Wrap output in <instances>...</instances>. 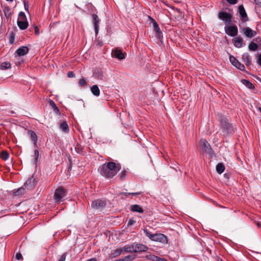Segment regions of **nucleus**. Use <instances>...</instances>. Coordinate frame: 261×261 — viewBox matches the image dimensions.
<instances>
[{
    "label": "nucleus",
    "instance_id": "1",
    "mask_svg": "<svg viewBox=\"0 0 261 261\" xmlns=\"http://www.w3.org/2000/svg\"><path fill=\"white\" fill-rule=\"evenodd\" d=\"M120 166L115 163L110 162L106 163L98 168L100 174L106 178H113L120 170Z\"/></svg>",
    "mask_w": 261,
    "mask_h": 261
},
{
    "label": "nucleus",
    "instance_id": "2",
    "mask_svg": "<svg viewBox=\"0 0 261 261\" xmlns=\"http://www.w3.org/2000/svg\"><path fill=\"white\" fill-rule=\"evenodd\" d=\"M143 231L145 235L151 241L159 242L164 244L167 243L168 242L167 237L162 233L152 234L146 228L144 229Z\"/></svg>",
    "mask_w": 261,
    "mask_h": 261
},
{
    "label": "nucleus",
    "instance_id": "3",
    "mask_svg": "<svg viewBox=\"0 0 261 261\" xmlns=\"http://www.w3.org/2000/svg\"><path fill=\"white\" fill-rule=\"evenodd\" d=\"M17 25L20 30H25L28 27L26 16L23 12H20L19 13Z\"/></svg>",
    "mask_w": 261,
    "mask_h": 261
},
{
    "label": "nucleus",
    "instance_id": "4",
    "mask_svg": "<svg viewBox=\"0 0 261 261\" xmlns=\"http://www.w3.org/2000/svg\"><path fill=\"white\" fill-rule=\"evenodd\" d=\"M66 195V191L62 187H59L57 189L55 192V198L57 202H60L63 200L64 197Z\"/></svg>",
    "mask_w": 261,
    "mask_h": 261
},
{
    "label": "nucleus",
    "instance_id": "5",
    "mask_svg": "<svg viewBox=\"0 0 261 261\" xmlns=\"http://www.w3.org/2000/svg\"><path fill=\"white\" fill-rule=\"evenodd\" d=\"M218 18L226 24H229L231 21L232 15L227 12H220L218 14Z\"/></svg>",
    "mask_w": 261,
    "mask_h": 261
},
{
    "label": "nucleus",
    "instance_id": "6",
    "mask_svg": "<svg viewBox=\"0 0 261 261\" xmlns=\"http://www.w3.org/2000/svg\"><path fill=\"white\" fill-rule=\"evenodd\" d=\"M37 185V181L32 175L24 183L23 187L27 190H31L34 189Z\"/></svg>",
    "mask_w": 261,
    "mask_h": 261
},
{
    "label": "nucleus",
    "instance_id": "7",
    "mask_svg": "<svg viewBox=\"0 0 261 261\" xmlns=\"http://www.w3.org/2000/svg\"><path fill=\"white\" fill-rule=\"evenodd\" d=\"M225 33L231 37L236 36L238 34V28L236 25L226 26L225 27Z\"/></svg>",
    "mask_w": 261,
    "mask_h": 261
},
{
    "label": "nucleus",
    "instance_id": "8",
    "mask_svg": "<svg viewBox=\"0 0 261 261\" xmlns=\"http://www.w3.org/2000/svg\"><path fill=\"white\" fill-rule=\"evenodd\" d=\"M106 205V202L102 199H96L92 202L91 206L93 208L100 210L103 208Z\"/></svg>",
    "mask_w": 261,
    "mask_h": 261
},
{
    "label": "nucleus",
    "instance_id": "9",
    "mask_svg": "<svg viewBox=\"0 0 261 261\" xmlns=\"http://www.w3.org/2000/svg\"><path fill=\"white\" fill-rule=\"evenodd\" d=\"M199 146L203 152H208L211 149V146L205 139H201L199 143Z\"/></svg>",
    "mask_w": 261,
    "mask_h": 261
},
{
    "label": "nucleus",
    "instance_id": "10",
    "mask_svg": "<svg viewBox=\"0 0 261 261\" xmlns=\"http://www.w3.org/2000/svg\"><path fill=\"white\" fill-rule=\"evenodd\" d=\"M229 60L231 64L238 69L244 71L245 70V66L241 64L235 57L232 56L229 57Z\"/></svg>",
    "mask_w": 261,
    "mask_h": 261
},
{
    "label": "nucleus",
    "instance_id": "11",
    "mask_svg": "<svg viewBox=\"0 0 261 261\" xmlns=\"http://www.w3.org/2000/svg\"><path fill=\"white\" fill-rule=\"evenodd\" d=\"M238 11L242 21L244 22L248 21V18L243 5H240L239 6Z\"/></svg>",
    "mask_w": 261,
    "mask_h": 261
},
{
    "label": "nucleus",
    "instance_id": "12",
    "mask_svg": "<svg viewBox=\"0 0 261 261\" xmlns=\"http://www.w3.org/2000/svg\"><path fill=\"white\" fill-rule=\"evenodd\" d=\"M244 35L249 38H251L256 35V31L252 30L250 28H245L243 30Z\"/></svg>",
    "mask_w": 261,
    "mask_h": 261
},
{
    "label": "nucleus",
    "instance_id": "13",
    "mask_svg": "<svg viewBox=\"0 0 261 261\" xmlns=\"http://www.w3.org/2000/svg\"><path fill=\"white\" fill-rule=\"evenodd\" d=\"M133 246L135 252L146 251L148 249L147 246L141 244H134Z\"/></svg>",
    "mask_w": 261,
    "mask_h": 261
},
{
    "label": "nucleus",
    "instance_id": "14",
    "mask_svg": "<svg viewBox=\"0 0 261 261\" xmlns=\"http://www.w3.org/2000/svg\"><path fill=\"white\" fill-rule=\"evenodd\" d=\"M93 18V25L94 27L95 32L96 34H97L99 31V23L100 19L96 14L92 15Z\"/></svg>",
    "mask_w": 261,
    "mask_h": 261
},
{
    "label": "nucleus",
    "instance_id": "15",
    "mask_svg": "<svg viewBox=\"0 0 261 261\" xmlns=\"http://www.w3.org/2000/svg\"><path fill=\"white\" fill-rule=\"evenodd\" d=\"M29 50V49L27 46H21L16 50V53L19 56H22L26 55Z\"/></svg>",
    "mask_w": 261,
    "mask_h": 261
},
{
    "label": "nucleus",
    "instance_id": "16",
    "mask_svg": "<svg viewBox=\"0 0 261 261\" xmlns=\"http://www.w3.org/2000/svg\"><path fill=\"white\" fill-rule=\"evenodd\" d=\"M28 134L31 137L32 140L33 142L34 145L37 147L38 137L34 131L29 130L28 132Z\"/></svg>",
    "mask_w": 261,
    "mask_h": 261
},
{
    "label": "nucleus",
    "instance_id": "17",
    "mask_svg": "<svg viewBox=\"0 0 261 261\" xmlns=\"http://www.w3.org/2000/svg\"><path fill=\"white\" fill-rule=\"evenodd\" d=\"M234 45L238 48L241 47L243 45V39L241 37H237L234 38Z\"/></svg>",
    "mask_w": 261,
    "mask_h": 261
},
{
    "label": "nucleus",
    "instance_id": "18",
    "mask_svg": "<svg viewBox=\"0 0 261 261\" xmlns=\"http://www.w3.org/2000/svg\"><path fill=\"white\" fill-rule=\"evenodd\" d=\"M130 210L132 212L139 213H143L144 212V210L142 207L138 204H134L131 205Z\"/></svg>",
    "mask_w": 261,
    "mask_h": 261
},
{
    "label": "nucleus",
    "instance_id": "19",
    "mask_svg": "<svg viewBox=\"0 0 261 261\" xmlns=\"http://www.w3.org/2000/svg\"><path fill=\"white\" fill-rule=\"evenodd\" d=\"M153 27L154 31L156 33V36L159 38L160 35L162 34V32L159 25L154 19H153Z\"/></svg>",
    "mask_w": 261,
    "mask_h": 261
},
{
    "label": "nucleus",
    "instance_id": "20",
    "mask_svg": "<svg viewBox=\"0 0 261 261\" xmlns=\"http://www.w3.org/2000/svg\"><path fill=\"white\" fill-rule=\"evenodd\" d=\"M113 56L115 58H117L119 60H122L125 57L124 54L122 53V51L118 49H116L114 50L113 53Z\"/></svg>",
    "mask_w": 261,
    "mask_h": 261
},
{
    "label": "nucleus",
    "instance_id": "21",
    "mask_svg": "<svg viewBox=\"0 0 261 261\" xmlns=\"http://www.w3.org/2000/svg\"><path fill=\"white\" fill-rule=\"evenodd\" d=\"M242 59L246 66H248L251 64L250 56L248 53H245L242 55Z\"/></svg>",
    "mask_w": 261,
    "mask_h": 261
},
{
    "label": "nucleus",
    "instance_id": "22",
    "mask_svg": "<svg viewBox=\"0 0 261 261\" xmlns=\"http://www.w3.org/2000/svg\"><path fill=\"white\" fill-rule=\"evenodd\" d=\"M91 91L92 93L96 96H98L100 95V90L98 87L97 85H93L91 87Z\"/></svg>",
    "mask_w": 261,
    "mask_h": 261
},
{
    "label": "nucleus",
    "instance_id": "23",
    "mask_svg": "<svg viewBox=\"0 0 261 261\" xmlns=\"http://www.w3.org/2000/svg\"><path fill=\"white\" fill-rule=\"evenodd\" d=\"M241 82L244 85L250 89H253L254 88L253 84L250 83L248 80L243 79L241 80Z\"/></svg>",
    "mask_w": 261,
    "mask_h": 261
},
{
    "label": "nucleus",
    "instance_id": "24",
    "mask_svg": "<svg viewBox=\"0 0 261 261\" xmlns=\"http://www.w3.org/2000/svg\"><path fill=\"white\" fill-rule=\"evenodd\" d=\"M123 254L124 252H133L134 250L133 249V245L125 246L124 247L121 248Z\"/></svg>",
    "mask_w": 261,
    "mask_h": 261
},
{
    "label": "nucleus",
    "instance_id": "25",
    "mask_svg": "<svg viewBox=\"0 0 261 261\" xmlns=\"http://www.w3.org/2000/svg\"><path fill=\"white\" fill-rule=\"evenodd\" d=\"M60 127L64 132H68L69 131L68 125L65 121H63L60 123Z\"/></svg>",
    "mask_w": 261,
    "mask_h": 261
},
{
    "label": "nucleus",
    "instance_id": "26",
    "mask_svg": "<svg viewBox=\"0 0 261 261\" xmlns=\"http://www.w3.org/2000/svg\"><path fill=\"white\" fill-rule=\"evenodd\" d=\"M224 170H225V166H224V165L222 163H219L216 166V170H217V172L219 174L222 173L224 171Z\"/></svg>",
    "mask_w": 261,
    "mask_h": 261
},
{
    "label": "nucleus",
    "instance_id": "27",
    "mask_svg": "<svg viewBox=\"0 0 261 261\" xmlns=\"http://www.w3.org/2000/svg\"><path fill=\"white\" fill-rule=\"evenodd\" d=\"M121 248H119L118 249H116L115 250H114L111 254V256L112 257H116L120 255L123 254Z\"/></svg>",
    "mask_w": 261,
    "mask_h": 261
},
{
    "label": "nucleus",
    "instance_id": "28",
    "mask_svg": "<svg viewBox=\"0 0 261 261\" xmlns=\"http://www.w3.org/2000/svg\"><path fill=\"white\" fill-rule=\"evenodd\" d=\"M3 12H4V15L5 16V17L7 19H9V17H10L11 14L10 8L8 6L5 7L3 8Z\"/></svg>",
    "mask_w": 261,
    "mask_h": 261
},
{
    "label": "nucleus",
    "instance_id": "29",
    "mask_svg": "<svg viewBox=\"0 0 261 261\" xmlns=\"http://www.w3.org/2000/svg\"><path fill=\"white\" fill-rule=\"evenodd\" d=\"M50 105L52 107L54 112L58 115H60L61 114V113L60 112V110L59 108L57 107L56 105L53 101H50Z\"/></svg>",
    "mask_w": 261,
    "mask_h": 261
},
{
    "label": "nucleus",
    "instance_id": "30",
    "mask_svg": "<svg viewBox=\"0 0 261 261\" xmlns=\"http://www.w3.org/2000/svg\"><path fill=\"white\" fill-rule=\"evenodd\" d=\"M149 259L152 261H167V259L165 258H161L154 255H151Z\"/></svg>",
    "mask_w": 261,
    "mask_h": 261
},
{
    "label": "nucleus",
    "instance_id": "31",
    "mask_svg": "<svg viewBox=\"0 0 261 261\" xmlns=\"http://www.w3.org/2000/svg\"><path fill=\"white\" fill-rule=\"evenodd\" d=\"M9 157V154L6 151H3L0 154V158L4 160H8Z\"/></svg>",
    "mask_w": 261,
    "mask_h": 261
},
{
    "label": "nucleus",
    "instance_id": "32",
    "mask_svg": "<svg viewBox=\"0 0 261 261\" xmlns=\"http://www.w3.org/2000/svg\"><path fill=\"white\" fill-rule=\"evenodd\" d=\"M248 48L251 51H255L257 49L258 45L254 42H251L248 46Z\"/></svg>",
    "mask_w": 261,
    "mask_h": 261
},
{
    "label": "nucleus",
    "instance_id": "33",
    "mask_svg": "<svg viewBox=\"0 0 261 261\" xmlns=\"http://www.w3.org/2000/svg\"><path fill=\"white\" fill-rule=\"evenodd\" d=\"M134 259V257H133L132 256L130 255H127L122 258L116 260L115 261H132Z\"/></svg>",
    "mask_w": 261,
    "mask_h": 261
},
{
    "label": "nucleus",
    "instance_id": "34",
    "mask_svg": "<svg viewBox=\"0 0 261 261\" xmlns=\"http://www.w3.org/2000/svg\"><path fill=\"white\" fill-rule=\"evenodd\" d=\"M142 194V192H135V193H121V195H124L126 197H127L128 195H134V196H139Z\"/></svg>",
    "mask_w": 261,
    "mask_h": 261
},
{
    "label": "nucleus",
    "instance_id": "35",
    "mask_svg": "<svg viewBox=\"0 0 261 261\" xmlns=\"http://www.w3.org/2000/svg\"><path fill=\"white\" fill-rule=\"evenodd\" d=\"M24 187H22L18 189L16 192L14 193V195L19 196L23 194L24 192Z\"/></svg>",
    "mask_w": 261,
    "mask_h": 261
},
{
    "label": "nucleus",
    "instance_id": "36",
    "mask_svg": "<svg viewBox=\"0 0 261 261\" xmlns=\"http://www.w3.org/2000/svg\"><path fill=\"white\" fill-rule=\"evenodd\" d=\"M79 85L81 87H84L87 86V83L85 77H83L79 81Z\"/></svg>",
    "mask_w": 261,
    "mask_h": 261
},
{
    "label": "nucleus",
    "instance_id": "37",
    "mask_svg": "<svg viewBox=\"0 0 261 261\" xmlns=\"http://www.w3.org/2000/svg\"><path fill=\"white\" fill-rule=\"evenodd\" d=\"M1 67L3 69H7L11 67V64L9 62H5L1 64Z\"/></svg>",
    "mask_w": 261,
    "mask_h": 261
},
{
    "label": "nucleus",
    "instance_id": "38",
    "mask_svg": "<svg viewBox=\"0 0 261 261\" xmlns=\"http://www.w3.org/2000/svg\"><path fill=\"white\" fill-rule=\"evenodd\" d=\"M95 76L96 78L101 79V80L102 79V77L103 76V73L101 71H100L98 73H95Z\"/></svg>",
    "mask_w": 261,
    "mask_h": 261
},
{
    "label": "nucleus",
    "instance_id": "39",
    "mask_svg": "<svg viewBox=\"0 0 261 261\" xmlns=\"http://www.w3.org/2000/svg\"><path fill=\"white\" fill-rule=\"evenodd\" d=\"M254 2L256 5V10L258 8H261V0H254Z\"/></svg>",
    "mask_w": 261,
    "mask_h": 261
},
{
    "label": "nucleus",
    "instance_id": "40",
    "mask_svg": "<svg viewBox=\"0 0 261 261\" xmlns=\"http://www.w3.org/2000/svg\"><path fill=\"white\" fill-rule=\"evenodd\" d=\"M126 171L125 170L122 171L119 174L120 179H123L126 176Z\"/></svg>",
    "mask_w": 261,
    "mask_h": 261
},
{
    "label": "nucleus",
    "instance_id": "41",
    "mask_svg": "<svg viewBox=\"0 0 261 261\" xmlns=\"http://www.w3.org/2000/svg\"><path fill=\"white\" fill-rule=\"evenodd\" d=\"M67 256V253H63L59 258L58 261H65Z\"/></svg>",
    "mask_w": 261,
    "mask_h": 261
},
{
    "label": "nucleus",
    "instance_id": "42",
    "mask_svg": "<svg viewBox=\"0 0 261 261\" xmlns=\"http://www.w3.org/2000/svg\"><path fill=\"white\" fill-rule=\"evenodd\" d=\"M24 7L25 11L29 12V6L25 0L23 1Z\"/></svg>",
    "mask_w": 261,
    "mask_h": 261
},
{
    "label": "nucleus",
    "instance_id": "43",
    "mask_svg": "<svg viewBox=\"0 0 261 261\" xmlns=\"http://www.w3.org/2000/svg\"><path fill=\"white\" fill-rule=\"evenodd\" d=\"M35 156V162H37L38 160V158L39 155V151L37 149H36L34 151Z\"/></svg>",
    "mask_w": 261,
    "mask_h": 261
},
{
    "label": "nucleus",
    "instance_id": "44",
    "mask_svg": "<svg viewBox=\"0 0 261 261\" xmlns=\"http://www.w3.org/2000/svg\"><path fill=\"white\" fill-rule=\"evenodd\" d=\"M15 257H16V259H17V260H20V259H22V256L20 252H18L16 253Z\"/></svg>",
    "mask_w": 261,
    "mask_h": 261
},
{
    "label": "nucleus",
    "instance_id": "45",
    "mask_svg": "<svg viewBox=\"0 0 261 261\" xmlns=\"http://www.w3.org/2000/svg\"><path fill=\"white\" fill-rule=\"evenodd\" d=\"M14 41V35L12 33L10 36L9 42L11 44H13Z\"/></svg>",
    "mask_w": 261,
    "mask_h": 261
},
{
    "label": "nucleus",
    "instance_id": "46",
    "mask_svg": "<svg viewBox=\"0 0 261 261\" xmlns=\"http://www.w3.org/2000/svg\"><path fill=\"white\" fill-rule=\"evenodd\" d=\"M67 76L68 77H74L75 74L73 71H69L67 73Z\"/></svg>",
    "mask_w": 261,
    "mask_h": 261
},
{
    "label": "nucleus",
    "instance_id": "47",
    "mask_svg": "<svg viewBox=\"0 0 261 261\" xmlns=\"http://www.w3.org/2000/svg\"><path fill=\"white\" fill-rule=\"evenodd\" d=\"M227 1L231 5H234L237 3V0H227Z\"/></svg>",
    "mask_w": 261,
    "mask_h": 261
},
{
    "label": "nucleus",
    "instance_id": "48",
    "mask_svg": "<svg viewBox=\"0 0 261 261\" xmlns=\"http://www.w3.org/2000/svg\"><path fill=\"white\" fill-rule=\"evenodd\" d=\"M34 29H35V34L36 35H38L39 33V29L38 28V27L37 26H35Z\"/></svg>",
    "mask_w": 261,
    "mask_h": 261
},
{
    "label": "nucleus",
    "instance_id": "49",
    "mask_svg": "<svg viewBox=\"0 0 261 261\" xmlns=\"http://www.w3.org/2000/svg\"><path fill=\"white\" fill-rule=\"evenodd\" d=\"M258 63L261 66V54L258 56Z\"/></svg>",
    "mask_w": 261,
    "mask_h": 261
},
{
    "label": "nucleus",
    "instance_id": "50",
    "mask_svg": "<svg viewBox=\"0 0 261 261\" xmlns=\"http://www.w3.org/2000/svg\"><path fill=\"white\" fill-rule=\"evenodd\" d=\"M134 223V221L133 219L129 220L128 222V226L132 225Z\"/></svg>",
    "mask_w": 261,
    "mask_h": 261
},
{
    "label": "nucleus",
    "instance_id": "51",
    "mask_svg": "<svg viewBox=\"0 0 261 261\" xmlns=\"http://www.w3.org/2000/svg\"><path fill=\"white\" fill-rule=\"evenodd\" d=\"M256 41L261 44V37H257L256 39Z\"/></svg>",
    "mask_w": 261,
    "mask_h": 261
},
{
    "label": "nucleus",
    "instance_id": "52",
    "mask_svg": "<svg viewBox=\"0 0 261 261\" xmlns=\"http://www.w3.org/2000/svg\"><path fill=\"white\" fill-rule=\"evenodd\" d=\"M87 261H97L96 259L95 258H91Z\"/></svg>",
    "mask_w": 261,
    "mask_h": 261
},
{
    "label": "nucleus",
    "instance_id": "53",
    "mask_svg": "<svg viewBox=\"0 0 261 261\" xmlns=\"http://www.w3.org/2000/svg\"><path fill=\"white\" fill-rule=\"evenodd\" d=\"M258 110L260 111V112L261 113V108L260 107H259L258 108Z\"/></svg>",
    "mask_w": 261,
    "mask_h": 261
},
{
    "label": "nucleus",
    "instance_id": "54",
    "mask_svg": "<svg viewBox=\"0 0 261 261\" xmlns=\"http://www.w3.org/2000/svg\"><path fill=\"white\" fill-rule=\"evenodd\" d=\"M167 261H168V260H167Z\"/></svg>",
    "mask_w": 261,
    "mask_h": 261
}]
</instances>
